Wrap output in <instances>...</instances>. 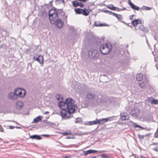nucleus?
Returning a JSON list of instances; mask_svg holds the SVG:
<instances>
[{
    "instance_id": "obj_1",
    "label": "nucleus",
    "mask_w": 158,
    "mask_h": 158,
    "mask_svg": "<svg viewBox=\"0 0 158 158\" xmlns=\"http://www.w3.org/2000/svg\"><path fill=\"white\" fill-rule=\"evenodd\" d=\"M74 103V100L70 98H66L65 101H60L58 103L59 106L61 109L60 114L63 118H70L71 114L75 112L77 106Z\"/></svg>"
},
{
    "instance_id": "obj_2",
    "label": "nucleus",
    "mask_w": 158,
    "mask_h": 158,
    "mask_svg": "<svg viewBox=\"0 0 158 158\" xmlns=\"http://www.w3.org/2000/svg\"><path fill=\"white\" fill-rule=\"evenodd\" d=\"M49 18L51 23L55 24L58 28H61L63 24L64 21L66 22L67 16L65 15L64 13L61 10L56 11L55 9H51L48 11Z\"/></svg>"
},
{
    "instance_id": "obj_3",
    "label": "nucleus",
    "mask_w": 158,
    "mask_h": 158,
    "mask_svg": "<svg viewBox=\"0 0 158 158\" xmlns=\"http://www.w3.org/2000/svg\"><path fill=\"white\" fill-rule=\"evenodd\" d=\"M86 99L87 100L84 104L85 107L89 106L97 107L103 104L105 100L103 96L100 94L96 95L93 92H88L86 95Z\"/></svg>"
},
{
    "instance_id": "obj_4",
    "label": "nucleus",
    "mask_w": 158,
    "mask_h": 158,
    "mask_svg": "<svg viewBox=\"0 0 158 158\" xmlns=\"http://www.w3.org/2000/svg\"><path fill=\"white\" fill-rule=\"evenodd\" d=\"M112 48V47L111 44L110 43H107L102 45L100 47V50L102 54L106 55L111 51Z\"/></svg>"
},
{
    "instance_id": "obj_5",
    "label": "nucleus",
    "mask_w": 158,
    "mask_h": 158,
    "mask_svg": "<svg viewBox=\"0 0 158 158\" xmlns=\"http://www.w3.org/2000/svg\"><path fill=\"white\" fill-rule=\"evenodd\" d=\"M15 91L17 95V97H19L20 98L24 97L26 94V91L24 89L20 88H17L15 89Z\"/></svg>"
},
{
    "instance_id": "obj_6",
    "label": "nucleus",
    "mask_w": 158,
    "mask_h": 158,
    "mask_svg": "<svg viewBox=\"0 0 158 158\" xmlns=\"http://www.w3.org/2000/svg\"><path fill=\"white\" fill-rule=\"evenodd\" d=\"M88 55L90 57L93 58H98L99 53L97 50L91 49L88 52Z\"/></svg>"
},
{
    "instance_id": "obj_7",
    "label": "nucleus",
    "mask_w": 158,
    "mask_h": 158,
    "mask_svg": "<svg viewBox=\"0 0 158 158\" xmlns=\"http://www.w3.org/2000/svg\"><path fill=\"white\" fill-rule=\"evenodd\" d=\"M74 10L77 14H82L86 16H88L89 13L88 10L86 9L83 10L81 8H77L75 9Z\"/></svg>"
},
{
    "instance_id": "obj_8",
    "label": "nucleus",
    "mask_w": 158,
    "mask_h": 158,
    "mask_svg": "<svg viewBox=\"0 0 158 158\" xmlns=\"http://www.w3.org/2000/svg\"><path fill=\"white\" fill-rule=\"evenodd\" d=\"M97 152H98L100 153H102L104 152H106V151L105 150H102L97 151L94 150H89L87 151H84V153L85 155H87L89 154H91L93 153H96Z\"/></svg>"
},
{
    "instance_id": "obj_9",
    "label": "nucleus",
    "mask_w": 158,
    "mask_h": 158,
    "mask_svg": "<svg viewBox=\"0 0 158 158\" xmlns=\"http://www.w3.org/2000/svg\"><path fill=\"white\" fill-rule=\"evenodd\" d=\"M111 117H108L105 118H102L98 119V124H103L108 121H110Z\"/></svg>"
},
{
    "instance_id": "obj_10",
    "label": "nucleus",
    "mask_w": 158,
    "mask_h": 158,
    "mask_svg": "<svg viewBox=\"0 0 158 158\" xmlns=\"http://www.w3.org/2000/svg\"><path fill=\"white\" fill-rule=\"evenodd\" d=\"M7 97L9 99L13 100H16L17 97L15 92L10 93L8 95Z\"/></svg>"
},
{
    "instance_id": "obj_11",
    "label": "nucleus",
    "mask_w": 158,
    "mask_h": 158,
    "mask_svg": "<svg viewBox=\"0 0 158 158\" xmlns=\"http://www.w3.org/2000/svg\"><path fill=\"white\" fill-rule=\"evenodd\" d=\"M148 102L152 104H158V100L152 98H147Z\"/></svg>"
},
{
    "instance_id": "obj_12",
    "label": "nucleus",
    "mask_w": 158,
    "mask_h": 158,
    "mask_svg": "<svg viewBox=\"0 0 158 158\" xmlns=\"http://www.w3.org/2000/svg\"><path fill=\"white\" fill-rule=\"evenodd\" d=\"M139 110L137 108H135L133 110H132L131 114L133 117H136L139 114Z\"/></svg>"
},
{
    "instance_id": "obj_13",
    "label": "nucleus",
    "mask_w": 158,
    "mask_h": 158,
    "mask_svg": "<svg viewBox=\"0 0 158 158\" xmlns=\"http://www.w3.org/2000/svg\"><path fill=\"white\" fill-rule=\"evenodd\" d=\"M33 59L35 61H38L40 64H43V57L41 55H39L37 57H35V56L33 57Z\"/></svg>"
},
{
    "instance_id": "obj_14",
    "label": "nucleus",
    "mask_w": 158,
    "mask_h": 158,
    "mask_svg": "<svg viewBox=\"0 0 158 158\" xmlns=\"http://www.w3.org/2000/svg\"><path fill=\"white\" fill-rule=\"evenodd\" d=\"M120 117L121 119L123 120H128L129 118L127 115V114L124 112L121 113Z\"/></svg>"
},
{
    "instance_id": "obj_15",
    "label": "nucleus",
    "mask_w": 158,
    "mask_h": 158,
    "mask_svg": "<svg viewBox=\"0 0 158 158\" xmlns=\"http://www.w3.org/2000/svg\"><path fill=\"white\" fill-rule=\"evenodd\" d=\"M128 3L129 5L131 7V8L136 10H139V8L137 6L133 4L131 1L130 0H129Z\"/></svg>"
},
{
    "instance_id": "obj_16",
    "label": "nucleus",
    "mask_w": 158,
    "mask_h": 158,
    "mask_svg": "<svg viewBox=\"0 0 158 158\" xmlns=\"http://www.w3.org/2000/svg\"><path fill=\"white\" fill-rule=\"evenodd\" d=\"M141 21L139 19H135L132 21V23L134 27H136L138 24L141 23Z\"/></svg>"
},
{
    "instance_id": "obj_17",
    "label": "nucleus",
    "mask_w": 158,
    "mask_h": 158,
    "mask_svg": "<svg viewBox=\"0 0 158 158\" xmlns=\"http://www.w3.org/2000/svg\"><path fill=\"white\" fill-rule=\"evenodd\" d=\"M23 103L20 101H18L16 104V106L18 109H20L23 106Z\"/></svg>"
},
{
    "instance_id": "obj_18",
    "label": "nucleus",
    "mask_w": 158,
    "mask_h": 158,
    "mask_svg": "<svg viewBox=\"0 0 158 158\" xmlns=\"http://www.w3.org/2000/svg\"><path fill=\"white\" fill-rule=\"evenodd\" d=\"M30 138L32 139L37 140H40L42 139V138L40 136L36 135H31L30 136Z\"/></svg>"
},
{
    "instance_id": "obj_19",
    "label": "nucleus",
    "mask_w": 158,
    "mask_h": 158,
    "mask_svg": "<svg viewBox=\"0 0 158 158\" xmlns=\"http://www.w3.org/2000/svg\"><path fill=\"white\" fill-rule=\"evenodd\" d=\"M138 27L140 30L144 32H147L148 31V29L144 27L142 25H139Z\"/></svg>"
},
{
    "instance_id": "obj_20",
    "label": "nucleus",
    "mask_w": 158,
    "mask_h": 158,
    "mask_svg": "<svg viewBox=\"0 0 158 158\" xmlns=\"http://www.w3.org/2000/svg\"><path fill=\"white\" fill-rule=\"evenodd\" d=\"M42 116H39L38 117L35 118L34 119L33 121L35 123H37L42 119Z\"/></svg>"
},
{
    "instance_id": "obj_21",
    "label": "nucleus",
    "mask_w": 158,
    "mask_h": 158,
    "mask_svg": "<svg viewBox=\"0 0 158 158\" xmlns=\"http://www.w3.org/2000/svg\"><path fill=\"white\" fill-rule=\"evenodd\" d=\"M136 79L138 81H140L143 78V76L141 73L138 74L136 76Z\"/></svg>"
},
{
    "instance_id": "obj_22",
    "label": "nucleus",
    "mask_w": 158,
    "mask_h": 158,
    "mask_svg": "<svg viewBox=\"0 0 158 158\" xmlns=\"http://www.w3.org/2000/svg\"><path fill=\"white\" fill-rule=\"evenodd\" d=\"M153 119V116L151 115H148V117L145 118V120L147 122H149L150 121H152Z\"/></svg>"
},
{
    "instance_id": "obj_23",
    "label": "nucleus",
    "mask_w": 158,
    "mask_h": 158,
    "mask_svg": "<svg viewBox=\"0 0 158 158\" xmlns=\"http://www.w3.org/2000/svg\"><path fill=\"white\" fill-rule=\"evenodd\" d=\"M107 7L110 10H115L117 7H114L113 4H110L107 6Z\"/></svg>"
},
{
    "instance_id": "obj_24",
    "label": "nucleus",
    "mask_w": 158,
    "mask_h": 158,
    "mask_svg": "<svg viewBox=\"0 0 158 158\" xmlns=\"http://www.w3.org/2000/svg\"><path fill=\"white\" fill-rule=\"evenodd\" d=\"M94 25L96 26L99 27V26H105V24H101L99 22H95L94 23Z\"/></svg>"
},
{
    "instance_id": "obj_25",
    "label": "nucleus",
    "mask_w": 158,
    "mask_h": 158,
    "mask_svg": "<svg viewBox=\"0 0 158 158\" xmlns=\"http://www.w3.org/2000/svg\"><path fill=\"white\" fill-rule=\"evenodd\" d=\"M56 98L57 100H63V97H62V96L59 94H57L56 95Z\"/></svg>"
},
{
    "instance_id": "obj_26",
    "label": "nucleus",
    "mask_w": 158,
    "mask_h": 158,
    "mask_svg": "<svg viewBox=\"0 0 158 158\" xmlns=\"http://www.w3.org/2000/svg\"><path fill=\"white\" fill-rule=\"evenodd\" d=\"M72 4L74 7H77L79 6V2L77 1H75L73 2Z\"/></svg>"
},
{
    "instance_id": "obj_27",
    "label": "nucleus",
    "mask_w": 158,
    "mask_h": 158,
    "mask_svg": "<svg viewBox=\"0 0 158 158\" xmlns=\"http://www.w3.org/2000/svg\"><path fill=\"white\" fill-rule=\"evenodd\" d=\"M89 125H92L95 124H98V119H96L95 121H94L91 122H90L89 123Z\"/></svg>"
},
{
    "instance_id": "obj_28",
    "label": "nucleus",
    "mask_w": 158,
    "mask_h": 158,
    "mask_svg": "<svg viewBox=\"0 0 158 158\" xmlns=\"http://www.w3.org/2000/svg\"><path fill=\"white\" fill-rule=\"evenodd\" d=\"M64 0H56V3L57 4H59L61 3H64Z\"/></svg>"
},
{
    "instance_id": "obj_29",
    "label": "nucleus",
    "mask_w": 158,
    "mask_h": 158,
    "mask_svg": "<svg viewBox=\"0 0 158 158\" xmlns=\"http://www.w3.org/2000/svg\"><path fill=\"white\" fill-rule=\"evenodd\" d=\"M119 20H121L123 19L121 15H117L116 17Z\"/></svg>"
},
{
    "instance_id": "obj_30",
    "label": "nucleus",
    "mask_w": 158,
    "mask_h": 158,
    "mask_svg": "<svg viewBox=\"0 0 158 158\" xmlns=\"http://www.w3.org/2000/svg\"><path fill=\"white\" fill-rule=\"evenodd\" d=\"M101 156L103 158H109L107 155L106 154H103L101 155Z\"/></svg>"
},
{
    "instance_id": "obj_31",
    "label": "nucleus",
    "mask_w": 158,
    "mask_h": 158,
    "mask_svg": "<svg viewBox=\"0 0 158 158\" xmlns=\"http://www.w3.org/2000/svg\"><path fill=\"white\" fill-rule=\"evenodd\" d=\"M143 8L145 9V10H149L151 9V7L148 6H143L142 8Z\"/></svg>"
},
{
    "instance_id": "obj_32",
    "label": "nucleus",
    "mask_w": 158,
    "mask_h": 158,
    "mask_svg": "<svg viewBox=\"0 0 158 158\" xmlns=\"http://www.w3.org/2000/svg\"><path fill=\"white\" fill-rule=\"evenodd\" d=\"M140 87L142 88H145V85L144 83H142L141 84H139Z\"/></svg>"
},
{
    "instance_id": "obj_33",
    "label": "nucleus",
    "mask_w": 158,
    "mask_h": 158,
    "mask_svg": "<svg viewBox=\"0 0 158 158\" xmlns=\"http://www.w3.org/2000/svg\"><path fill=\"white\" fill-rule=\"evenodd\" d=\"M81 121V119L80 118H76L75 121V123H79Z\"/></svg>"
},
{
    "instance_id": "obj_34",
    "label": "nucleus",
    "mask_w": 158,
    "mask_h": 158,
    "mask_svg": "<svg viewBox=\"0 0 158 158\" xmlns=\"http://www.w3.org/2000/svg\"><path fill=\"white\" fill-rule=\"evenodd\" d=\"M138 137L139 139H140L142 140L143 139V138H144V136H143V135H138Z\"/></svg>"
},
{
    "instance_id": "obj_35",
    "label": "nucleus",
    "mask_w": 158,
    "mask_h": 158,
    "mask_svg": "<svg viewBox=\"0 0 158 158\" xmlns=\"http://www.w3.org/2000/svg\"><path fill=\"white\" fill-rule=\"evenodd\" d=\"M110 15H113L115 17H116V16L117 15V14H115V13L114 12H110Z\"/></svg>"
},
{
    "instance_id": "obj_36",
    "label": "nucleus",
    "mask_w": 158,
    "mask_h": 158,
    "mask_svg": "<svg viewBox=\"0 0 158 158\" xmlns=\"http://www.w3.org/2000/svg\"><path fill=\"white\" fill-rule=\"evenodd\" d=\"M80 6L81 7H82L84 6V4L81 3H79V6Z\"/></svg>"
},
{
    "instance_id": "obj_37",
    "label": "nucleus",
    "mask_w": 158,
    "mask_h": 158,
    "mask_svg": "<svg viewBox=\"0 0 158 158\" xmlns=\"http://www.w3.org/2000/svg\"><path fill=\"white\" fill-rule=\"evenodd\" d=\"M87 134V133L86 132H85V133L81 132V133H79L78 134V135H86V134Z\"/></svg>"
},
{
    "instance_id": "obj_38",
    "label": "nucleus",
    "mask_w": 158,
    "mask_h": 158,
    "mask_svg": "<svg viewBox=\"0 0 158 158\" xmlns=\"http://www.w3.org/2000/svg\"><path fill=\"white\" fill-rule=\"evenodd\" d=\"M111 12V11H109V10H105L104 11V12H105L106 13H108V14H110V12Z\"/></svg>"
},
{
    "instance_id": "obj_39",
    "label": "nucleus",
    "mask_w": 158,
    "mask_h": 158,
    "mask_svg": "<svg viewBox=\"0 0 158 158\" xmlns=\"http://www.w3.org/2000/svg\"><path fill=\"white\" fill-rule=\"evenodd\" d=\"M70 134H71V133H70ZM63 134L64 135H66L70 134L69 133H68L67 132H64V133H63Z\"/></svg>"
},
{
    "instance_id": "obj_40",
    "label": "nucleus",
    "mask_w": 158,
    "mask_h": 158,
    "mask_svg": "<svg viewBox=\"0 0 158 158\" xmlns=\"http://www.w3.org/2000/svg\"><path fill=\"white\" fill-rule=\"evenodd\" d=\"M134 125V127H139V125H137V124L136 123H135Z\"/></svg>"
},
{
    "instance_id": "obj_41",
    "label": "nucleus",
    "mask_w": 158,
    "mask_h": 158,
    "mask_svg": "<svg viewBox=\"0 0 158 158\" xmlns=\"http://www.w3.org/2000/svg\"><path fill=\"white\" fill-rule=\"evenodd\" d=\"M157 147H154V148H153V150L155 151H156V152H158V150H157Z\"/></svg>"
},
{
    "instance_id": "obj_42",
    "label": "nucleus",
    "mask_w": 158,
    "mask_h": 158,
    "mask_svg": "<svg viewBox=\"0 0 158 158\" xmlns=\"http://www.w3.org/2000/svg\"><path fill=\"white\" fill-rule=\"evenodd\" d=\"M42 136H44V137H48L49 136V135H42Z\"/></svg>"
},
{
    "instance_id": "obj_43",
    "label": "nucleus",
    "mask_w": 158,
    "mask_h": 158,
    "mask_svg": "<svg viewBox=\"0 0 158 158\" xmlns=\"http://www.w3.org/2000/svg\"><path fill=\"white\" fill-rule=\"evenodd\" d=\"M79 1L82 2H86L87 1V0H78Z\"/></svg>"
},
{
    "instance_id": "obj_44",
    "label": "nucleus",
    "mask_w": 158,
    "mask_h": 158,
    "mask_svg": "<svg viewBox=\"0 0 158 158\" xmlns=\"http://www.w3.org/2000/svg\"><path fill=\"white\" fill-rule=\"evenodd\" d=\"M134 15H132L130 16V19L131 20L132 19H133V17L134 16Z\"/></svg>"
},
{
    "instance_id": "obj_45",
    "label": "nucleus",
    "mask_w": 158,
    "mask_h": 158,
    "mask_svg": "<svg viewBox=\"0 0 158 158\" xmlns=\"http://www.w3.org/2000/svg\"><path fill=\"white\" fill-rule=\"evenodd\" d=\"M14 127L13 126H9V128L11 129H12L14 128Z\"/></svg>"
},
{
    "instance_id": "obj_46",
    "label": "nucleus",
    "mask_w": 158,
    "mask_h": 158,
    "mask_svg": "<svg viewBox=\"0 0 158 158\" xmlns=\"http://www.w3.org/2000/svg\"><path fill=\"white\" fill-rule=\"evenodd\" d=\"M139 128H141V129H145L144 128H143V127H141V126H139Z\"/></svg>"
},
{
    "instance_id": "obj_47",
    "label": "nucleus",
    "mask_w": 158,
    "mask_h": 158,
    "mask_svg": "<svg viewBox=\"0 0 158 158\" xmlns=\"http://www.w3.org/2000/svg\"><path fill=\"white\" fill-rule=\"evenodd\" d=\"M117 10L118 11H121V9H119V8H117Z\"/></svg>"
},
{
    "instance_id": "obj_48",
    "label": "nucleus",
    "mask_w": 158,
    "mask_h": 158,
    "mask_svg": "<svg viewBox=\"0 0 158 158\" xmlns=\"http://www.w3.org/2000/svg\"><path fill=\"white\" fill-rule=\"evenodd\" d=\"M49 113V112L48 111H46L44 113L45 114H48Z\"/></svg>"
},
{
    "instance_id": "obj_49",
    "label": "nucleus",
    "mask_w": 158,
    "mask_h": 158,
    "mask_svg": "<svg viewBox=\"0 0 158 158\" xmlns=\"http://www.w3.org/2000/svg\"><path fill=\"white\" fill-rule=\"evenodd\" d=\"M64 158H70V156H64Z\"/></svg>"
},
{
    "instance_id": "obj_50",
    "label": "nucleus",
    "mask_w": 158,
    "mask_h": 158,
    "mask_svg": "<svg viewBox=\"0 0 158 158\" xmlns=\"http://www.w3.org/2000/svg\"><path fill=\"white\" fill-rule=\"evenodd\" d=\"M140 158H148L147 157H145L143 156H140Z\"/></svg>"
},
{
    "instance_id": "obj_51",
    "label": "nucleus",
    "mask_w": 158,
    "mask_h": 158,
    "mask_svg": "<svg viewBox=\"0 0 158 158\" xmlns=\"http://www.w3.org/2000/svg\"><path fill=\"white\" fill-rule=\"evenodd\" d=\"M152 145L158 144V143H153L152 144Z\"/></svg>"
},
{
    "instance_id": "obj_52",
    "label": "nucleus",
    "mask_w": 158,
    "mask_h": 158,
    "mask_svg": "<svg viewBox=\"0 0 158 158\" xmlns=\"http://www.w3.org/2000/svg\"><path fill=\"white\" fill-rule=\"evenodd\" d=\"M91 158H96V157L95 156H93Z\"/></svg>"
},
{
    "instance_id": "obj_53",
    "label": "nucleus",
    "mask_w": 158,
    "mask_h": 158,
    "mask_svg": "<svg viewBox=\"0 0 158 158\" xmlns=\"http://www.w3.org/2000/svg\"><path fill=\"white\" fill-rule=\"evenodd\" d=\"M126 10V8H124L123 10Z\"/></svg>"
},
{
    "instance_id": "obj_54",
    "label": "nucleus",
    "mask_w": 158,
    "mask_h": 158,
    "mask_svg": "<svg viewBox=\"0 0 158 158\" xmlns=\"http://www.w3.org/2000/svg\"><path fill=\"white\" fill-rule=\"evenodd\" d=\"M81 85H83V84H81Z\"/></svg>"
},
{
    "instance_id": "obj_55",
    "label": "nucleus",
    "mask_w": 158,
    "mask_h": 158,
    "mask_svg": "<svg viewBox=\"0 0 158 158\" xmlns=\"http://www.w3.org/2000/svg\"><path fill=\"white\" fill-rule=\"evenodd\" d=\"M157 137H158V134H157Z\"/></svg>"
},
{
    "instance_id": "obj_56",
    "label": "nucleus",
    "mask_w": 158,
    "mask_h": 158,
    "mask_svg": "<svg viewBox=\"0 0 158 158\" xmlns=\"http://www.w3.org/2000/svg\"><path fill=\"white\" fill-rule=\"evenodd\" d=\"M148 135H146V136H148Z\"/></svg>"
},
{
    "instance_id": "obj_57",
    "label": "nucleus",
    "mask_w": 158,
    "mask_h": 158,
    "mask_svg": "<svg viewBox=\"0 0 158 158\" xmlns=\"http://www.w3.org/2000/svg\"><path fill=\"white\" fill-rule=\"evenodd\" d=\"M17 128H19V127H17Z\"/></svg>"
},
{
    "instance_id": "obj_58",
    "label": "nucleus",
    "mask_w": 158,
    "mask_h": 158,
    "mask_svg": "<svg viewBox=\"0 0 158 158\" xmlns=\"http://www.w3.org/2000/svg\"><path fill=\"white\" fill-rule=\"evenodd\" d=\"M157 134V133H156V134H155V135H156V134Z\"/></svg>"
}]
</instances>
